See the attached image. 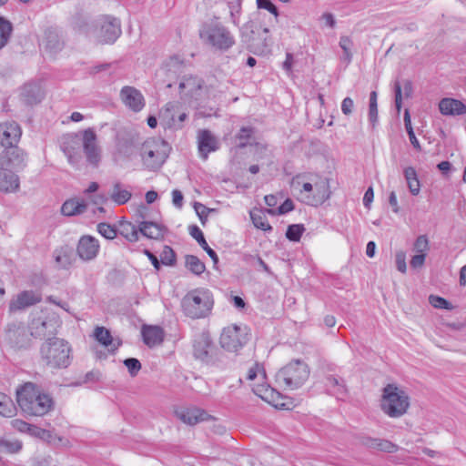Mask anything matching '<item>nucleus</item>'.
Masks as SVG:
<instances>
[{"mask_svg":"<svg viewBox=\"0 0 466 466\" xmlns=\"http://www.w3.org/2000/svg\"><path fill=\"white\" fill-rule=\"evenodd\" d=\"M81 147L87 163L93 167H97L101 160V150L96 145V135L92 128L84 130L82 144L77 135L69 134L63 137L60 145L68 162L74 167H78L82 160Z\"/></svg>","mask_w":466,"mask_h":466,"instance_id":"obj_1","label":"nucleus"},{"mask_svg":"<svg viewBox=\"0 0 466 466\" xmlns=\"http://www.w3.org/2000/svg\"><path fill=\"white\" fill-rule=\"evenodd\" d=\"M16 401L26 416L42 417L55 409L53 397L34 382H25L16 389Z\"/></svg>","mask_w":466,"mask_h":466,"instance_id":"obj_2","label":"nucleus"},{"mask_svg":"<svg viewBox=\"0 0 466 466\" xmlns=\"http://www.w3.org/2000/svg\"><path fill=\"white\" fill-rule=\"evenodd\" d=\"M40 358L49 369H66L72 362L73 350L71 345L64 339L52 337L42 343Z\"/></svg>","mask_w":466,"mask_h":466,"instance_id":"obj_3","label":"nucleus"},{"mask_svg":"<svg viewBox=\"0 0 466 466\" xmlns=\"http://www.w3.org/2000/svg\"><path fill=\"white\" fill-rule=\"evenodd\" d=\"M198 35L205 45L216 51L227 52L236 44L233 34L218 19L203 23Z\"/></svg>","mask_w":466,"mask_h":466,"instance_id":"obj_4","label":"nucleus"},{"mask_svg":"<svg viewBox=\"0 0 466 466\" xmlns=\"http://www.w3.org/2000/svg\"><path fill=\"white\" fill-rule=\"evenodd\" d=\"M213 306L214 298L212 292L204 288L188 291L181 299L183 313L192 319L208 317L211 313Z\"/></svg>","mask_w":466,"mask_h":466,"instance_id":"obj_5","label":"nucleus"},{"mask_svg":"<svg viewBox=\"0 0 466 466\" xmlns=\"http://www.w3.org/2000/svg\"><path fill=\"white\" fill-rule=\"evenodd\" d=\"M410 407L407 392L395 384H387L382 390L380 408L390 418L403 416Z\"/></svg>","mask_w":466,"mask_h":466,"instance_id":"obj_6","label":"nucleus"},{"mask_svg":"<svg viewBox=\"0 0 466 466\" xmlns=\"http://www.w3.org/2000/svg\"><path fill=\"white\" fill-rule=\"evenodd\" d=\"M171 147L164 139H148L142 144L141 157L145 167L152 171L158 170L166 162Z\"/></svg>","mask_w":466,"mask_h":466,"instance_id":"obj_7","label":"nucleus"},{"mask_svg":"<svg viewBox=\"0 0 466 466\" xmlns=\"http://www.w3.org/2000/svg\"><path fill=\"white\" fill-rule=\"evenodd\" d=\"M309 376L308 365L299 360H295L281 368L276 374V380L286 390L300 388Z\"/></svg>","mask_w":466,"mask_h":466,"instance_id":"obj_8","label":"nucleus"},{"mask_svg":"<svg viewBox=\"0 0 466 466\" xmlns=\"http://www.w3.org/2000/svg\"><path fill=\"white\" fill-rule=\"evenodd\" d=\"M247 327L233 324L223 329L219 343L220 346L229 352H237L248 341Z\"/></svg>","mask_w":466,"mask_h":466,"instance_id":"obj_9","label":"nucleus"},{"mask_svg":"<svg viewBox=\"0 0 466 466\" xmlns=\"http://www.w3.org/2000/svg\"><path fill=\"white\" fill-rule=\"evenodd\" d=\"M59 327V319L55 313H42L33 319L30 335L40 339L55 337Z\"/></svg>","mask_w":466,"mask_h":466,"instance_id":"obj_10","label":"nucleus"},{"mask_svg":"<svg viewBox=\"0 0 466 466\" xmlns=\"http://www.w3.org/2000/svg\"><path fill=\"white\" fill-rule=\"evenodd\" d=\"M3 339L11 348L26 350L31 346V339L22 322H10L4 329Z\"/></svg>","mask_w":466,"mask_h":466,"instance_id":"obj_11","label":"nucleus"},{"mask_svg":"<svg viewBox=\"0 0 466 466\" xmlns=\"http://www.w3.org/2000/svg\"><path fill=\"white\" fill-rule=\"evenodd\" d=\"M214 344L208 332L203 331L197 334L193 340V355L195 359L207 364H214Z\"/></svg>","mask_w":466,"mask_h":466,"instance_id":"obj_12","label":"nucleus"},{"mask_svg":"<svg viewBox=\"0 0 466 466\" xmlns=\"http://www.w3.org/2000/svg\"><path fill=\"white\" fill-rule=\"evenodd\" d=\"M121 22L112 15H105L101 19L97 33V41L100 44H113L121 35Z\"/></svg>","mask_w":466,"mask_h":466,"instance_id":"obj_13","label":"nucleus"},{"mask_svg":"<svg viewBox=\"0 0 466 466\" xmlns=\"http://www.w3.org/2000/svg\"><path fill=\"white\" fill-rule=\"evenodd\" d=\"M27 154L18 145L3 148L0 153V165L15 171L26 166Z\"/></svg>","mask_w":466,"mask_h":466,"instance_id":"obj_14","label":"nucleus"},{"mask_svg":"<svg viewBox=\"0 0 466 466\" xmlns=\"http://www.w3.org/2000/svg\"><path fill=\"white\" fill-rule=\"evenodd\" d=\"M204 84V80L197 76H184L178 85L180 98L184 101H198Z\"/></svg>","mask_w":466,"mask_h":466,"instance_id":"obj_15","label":"nucleus"},{"mask_svg":"<svg viewBox=\"0 0 466 466\" xmlns=\"http://www.w3.org/2000/svg\"><path fill=\"white\" fill-rule=\"evenodd\" d=\"M22 137V128L15 120L0 123V147L5 148L19 144Z\"/></svg>","mask_w":466,"mask_h":466,"instance_id":"obj_16","label":"nucleus"},{"mask_svg":"<svg viewBox=\"0 0 466 466\" xmlns=\"http://www.w3.org/2000/svg\"><path fill=\"white\" fill-rule=\"evenodd\" d=\"M356 443L369 450H375L387 453L398 451L399 446L390 441L380 438H373L365 433L355 435Z\"/></svg>","mask_w":466,"mask_h":466,"instance_id":"obj_17","label":"nucleus"},{"mask_svg":"<svg viewBox=\"0 0 466 466\" xmlns=\"http://www.w3.org/2000/svg\"><path fill=\"white\" fill-rule=\"evenodd\" d=\"M176 417L182 422L193 426L212 418L207 411L197 407H180L175 410Z\"/></svg>","mask_w":466,"mask_h":466,"instance_id":"obj_18","label":"nucleus"},{"mask_svg":"<svg viewBox=\"0 0 466 466\" xmlns=\"http://www.w3.org/2000/svg\"><path fill=\"white\" fill-rule=\"evenodd\" d=\"M98 240L90 235L80 238L76 247V253L84 261H89L96 258L99 252Z\"/></svg>","mask_w":466,"mask_h":466,"instance_id":"obj_19","label":"nucleus"},{"mask_svg":"<svg viewBox=\"0 0 466 466\" xmlns=\"http://www.w3.org/2000/svg\"><path fill=\"white\" fill-rule=\"evenodd\" d=\"M41 299V296L33 290L21 291L10 300L9 311L15 312L24 310L28 307L39 303Z\"/></svg>","mask_w":466,"mask_h":466,"instance_id":"obj_20","label":"nucleus"},{"mask_svg":"<svg viewBox=\"0 0 466 466\" xmlns=\"http://www.w3.org/2000/svg\"><path fill=\"white\" fill-rule=\"evenodd\" d=\"M45 97V93L40 84L29 82L21 87L20 100L27 106L39 104Z\"/></svg>","mask_w":466,"mask_h":466,"instance_id":"obj_21","label":"nucleus"},{"mask_svg":"<svg viewBox=\"0 0 466 466\" xmlns=\"http://www.w3.org/2000/svg\"><path fill=\"white\" fill-rule=\"evenodd\" d=\"M123 103L134 112H139L145 106V99L136 87L126 86L120 91Z\"/></svg>","mask_w":466,"mask_h":466,"instance_id":"obj_22","label":"nucleus"},{"mask_svg":"<svg viewBox=\"0 0 466 466\" xmlns=\"http://www.w3.org/2000/svg\"><path fill=\"white\" fill-rule=\"evenodd\" d=\"M198 147L200 157L207 159L210 152L218 149L217 137L208 129H201L198 134Z\"/></svg>","mask_w":466,"mask_h":466,"instance_id":"obj_23","label":"nucleus"},{"mask_svg":"<svg viewBox=\"0 0 466 466\" xmlns=\"http://www.w3.org/2000/svg\"><path fill=\"white\" fill-rule=\"evenodd\" d=\"M179 104L177 102H168L160 112L161 125L166 128L180 129L183 125L177 124V114L178 113Z\"/></svg>","mask_w":466,"mask_h":466,"instance_id":"obj_24","label":"nucleus"},{"mask_svg":"<svg viewBox=\"0 0 466 466\" xmlns=\"http://www.w3.org/2000/svg\"><path fill=\"white\" fill-rule=\"evenodd\" d=\"M56 267L59 269H68L76 261L74 249L69 246H62L53 251Z\"/></svg>","mask_w":466,"mask_h":466,"instance_id":"obj_25","label":"nucleus"},{"mask_svg":"<svg viewBox=\"0 0 466 466\" xmlns=\"http://www.w3.org/2000/svg\"><path fill=\"white\" fill-rule=\"evenodd\" d=\"M15 170L0 165V191L15 192L19 188V178Z\"/></svg>","mask_w":466,"mask_h":466,"instance_id":"obj_26","label":"nucleus"},{"mask_svg":"<svg viewBox=\"0 0 466 466\" xmlns=\"http://www.w3.org/2000/svg\"><path fill=\"white\" fill-rule=\"evenodd\" d=\"M316 194L313 196H307L305 203L311 206L322 205L327 201L331 195L329 189V179L321 180L315 184Z\"/></svg>","mask_w":466,"mask_h":466,"instance_id":"obj_27","label":"nucleus"},{"mask_svg":"<svg viewBox=\"0 0 466 466\" xmlns=\"http://www.w3.org/2000/svg\"><path fill=\"white\" fill-rule=\"evenodd\" d=\"M439 109L444 116H461L466 114V105L455 98H442L439 103Z\"/></svg>","mask_w":466,"mask_h":466,"instance_id":"obj_28","label":"nucleus"},{"mask_svg":"<svg viewBox=\"0 0 466 466\" xmlns=\"http://www.w3.org/2000/svg\"><path fill=\"white\" fill-rule=\"evenodd\" d=\"M95 339L104 347L108 349L110 353H115L122 345L120 339H114L111 332L105 327H96L94 331Z\"/></svg>","mask_w":466,"mask_h":466,"instance_id":"obj_29","label":"nucleus"},{"mask_svg":"<svg viewBox=\"0 0 466 466\" xmlns=\"http://www.w3.org/2000/svg\"><path fill=\"white\" fill-rule=\"evenodd\" d=\"M138 230L144 237L157 240L163 238L167 231L164 225L153 221H141L138 225Z\"/></svg>","mask_w":466,"mask_h":466,"instance_id":"obj_30","label":"nucleus"},{"mask_svg":"<svg viewBox=\"0 0 466 466\" xmlns=\"http://www.w3.org/2000/svg\"><path fill=\"white\" fill-rule=\"evenodd\" d=\"M325 387L327 391L335 396L339 400H342L347 396V388L342 378L328 375L325 379Z\"/></svg>","mask_w":466,"mask_h":466,"instance_id":"obj_31","label":"nucleus"},{"mask_svg":"<svg viewBox=\"0 0 466 466\" xmlns=\"http://www.w3.org/2000/svg\"><path fill=\"white\" fill-rule=\"evenodd\" d=\"M142 337L144 343L152 348L162 343L164 332L158 326H145L142 329Z\"/></svg>","mask_w":466,"mask_h":466,"instance_id":"obj_32","label":"nucleus"},{"mask_svg":"<svg viewBox=\"0 0 466 466\" xmlns=\"http://www.w3.org/2000/svg\"><path fill=\"white\" fill-rule=\"evenodd\" d=\"M46 38V48L53 53L56 54L61 51L64 46V42L59 35L56 28L49 27L45 31Z\"/></svg>","mask_w":466,"mask_h":466,"instance_id":"obj_33","label":"nucleus"},{"mask_svg":"<svg viewBox=\"0 0 466 466\" xmlns=\"http://www.w3.org/2000/svg\"><path fill=\"white\" fill-rule=\"evenodd\" d=\"M87 209V204L83 199L71 198L65 201L61 207L64 216L72 217L83 214Z\"/></svg>","mask_w":466,"mask_h":466,"instance_id":"obj_34","label":"nucleus"},{"mask_svg":"<svg viewBox=\"0 0 466 466\" xmlns=\"http://www.w3.org/2000/svg\"><path fill=\"white\" fill-rule=\"evenodd\" d=\"M255 133L256 129L253 127H242L234 137L236 141L235 147L237 149H243L249 145H253Z\"/></svg>","mask_w":466,"mask_h":466,"instance_id":"obj_35","label":"nucleus"},{"mask_svg":"<svg viewBox=\"0 0 466 466\" xmlns=\"http://www.w3.org/2000/svg\"><path fill=\"white\" fill-rule=\"evenodd\" d=\"M31 436L38 438L44 441H46L48 444L58 446L62 444L65 439L61 436H58L52 431H48L46 429H42L38 426H35L32 429Z\"/></svg>","mask_w":466,"mask_h":466,"instance_id":"obj_36","label":"nucleus"},{"mask_svg":"<svg viewBox=\"0 0 466 466\" xmlns=\"http://www.w3.org/2000/svg\"><path fill=\"white\" fill-rule=\"evenodd\" d=\"M402 88L405 97H410L413 92L412 82L409 79L404 80L403 85L399 81L394 83L395 106L398 112L402 106Z\"/></svg>","mask_w":466,"mask_h":466,"instance_id":"obj_37","label":"nucleus"},{"mask_svg":"<svg viewBox=\"0 0 466 466\" xmlns=\"http://www.w3.org/2000/svg\"><path fill=\"white\" fill-rule=\"evenodd\" d=\"M256 395L260 397L262 400L273 403L274 406H278V403H274L276 399L279 397V392L268 384H261L253 389Z\"/></svg>","mask_w":466,"mask_h":466,"instance_id":"obj_38","label":"nucleus"},{"mask_svg":"<svg viewBox=\"0 0 466 466\" xmlns=\"http://www.w3.org/2000/svg\"><path fill=\"white\" fill-rule=\"evenodd\" d=\"M403 175L407 181L410 194L417 196L420 190V184L415 168L412 167H406L403 171Z\"/></svg>","mask_w":466,"mask_h":466,"instance_id":"obj_39","label":"nucleus"},{"mask_svg":"<svg viewBox=\"0 0 466 466\" xmlns=\"http://www.w3.org/2000/svg\"><path fill=\"white\" fill-rule=\"evenodd\" d=\"M13 30V24L5 17L0 15V50L8 44Z\"/></svg>","mask_w":466,"mask_h":466,"instance_id":"obj_40","label":"nucleus"},{"mask_svg":"<svg viewBox=\"0 0 466 466\" xmlns=\"http://www.w3.org/2000/svg\"><path fill=\"white\" fill-rule=\"evenodd\" d=\"M131 197V192L127 189H123L121 183L116 182L114 184L110 198L117 205H124L130 200Z\"/></svg>","mask_w":466,"mask_h":466,"instance_id":"obj_41","label":"nucleus"},{"mask_svg":"<svg viewBox=\"0 0 466 466\" xmlns=\"http://www.w3.org/2000/svg\"><path fill=\"white\" fill-rule=\"evenodd\" d=\"M186 268L195 275H201L206 270L205 264L195 255H186Z\"/></svg>","mask_w":466,"mask_h":466,"instance_id":"obj_42","label":"nucleus"},{"mask_svg":"<svg viewBox=\"0 0 466 466\" xmlns=\"http://www.w3.org/2000/svg\"><path fill=\"white\" fill-rule=\"evenodd\" d=\"M15 410L16 408L11 398L0 392V414L4 417H13Z\"/></svg>","mask_w":466,"mask_h":466,"instance_id":"obj_43","label":"nucleus"},{"mask_svg":"<svg viewBox=\"0 0 466 466\" xmlns=\"http://www.w3.org/2000/svg\"><path fill=\"white\" fill-rule=\"evenodd\" d=\"M250 218H251L252 223L254 224V226L257 228L261 229L263 231H271L272 230V227L269 225L265 214H263L262 212L251 211Z\"/></svg>","mask_w":466,"mask_h":466,"instance_id":"obj_44","label":"nucleus"},{"mask_svg":"<svg viewBox=\"0 0 466 466\" xmlns=\"http://www.w3.org/2000/svg\"><path fill=\"white\" fill-rule=\"evenodd\" d=\"M378 94L376 91H371L370 94L369 101V120L374 127L378 122Z\"/></svg>","mask_w":466,"mask_h":466,"instance_id":"obj_45","label":"nucleus"},{"mask_svg":"<svg viewBox=\"0 0 466 466\" xmlns=\"http://www.w3.org/2000/svg\"><path fill=\"white\" fill-rule=\"evenodd\" d=\"M339 47L343 50L342 60L346 61L347 64H350L352 59L351 47L353 46V42L348 35H342L339 38Z\"/></svg>","mask_w":466,"mask_h":466,"instance_id":"obj_46","label":"nucleus"},{"mask_svg":"<svg viewBox=\"0 0 466 466\" xmlns=\"http://www.w3.org/2000/svg\"><path fill=\"white\" fill-rule=\"evenodd\" d=\"M160 263L170 267H174L177 264V255L171 247L164 246L160 254Z\"/></svg>","mask_w":466,"mask_h":466,"instance_id":"obj_47","label":"nucleus"},{"mask_svg":"<svg viewBox=\"0 0 466 466\" xmlns=\"http://www.w3.org/2000/svg\"><path fill=\"white\" fill-rule=\"evenodd\" d=\"M139 233L138 228L132 223L122 225L121 234L130 242H137L139 239Z\"/></svg>","mask_w":466,"mask_h":466,"instance_id":"obj_48","label":"nucleus"},{"mask_svg":"<svg viewBox=\"0 0 466 466\" xmlns=\"http://www.w3.org/2000/svg\"><path fill=\"white\" fill-rule=\"evenodd\" d=\"M305 228L302 224H292L289 225L286 231V238L294 242L299 241Z\"/></svg>","mask_w":466,"mask_h":466,"instance_id":"obj_49","label":"nucleus"},{"mask_svg":"<svg viewBox=\"0 0 466 466\" xmlns=\"http://www.w3.org/2000/svg\"><path fill=\"white\" fill-rule=\"evenodd\" d=\"M22 449V443L18 441L0 439V450L8 453H16Z\"/></svg>","mask_w":466,"mask_h":466,"instance_id":"obj_50","label":"nucleus"},{"mask_svg":"<svg viewBox=\"0 0 466 466\" xmlns=\"http://www.w3.org/2000/svg\"><path fill=\"white\" fill-rule=\"evenodd\" d=\"M97 231L106 239H114L116 237V228L106 222L97 225Z\"/></svg>","mask_w":466,"mask_h":466,"instance_id":"obj_51","label":"nucleus"},{"mask_svg":"<svg viewBox=\"0 0 466 466\" xmlns=\"http://www.w3.org/2000/svg\"><path fill=\"white\" fill-rule=\"evenodd\" d=\"M188 230L191 237L197 240L202 248H206V247L208 246L202 230L197 225L189 226Z\"/></svg>","mask_w":466,"mask_h":466,"instance_id":"obj_52","label":"nucleus"},{"mask_svg":"<svg viewBox=\"0 0 466 466\" xmlns=\"http://www.w3.org/2000/svg\"><path fill=\"white\" fill-rule=\"evenodd\" d=\"M429 301L436 309H451L453 308L450 301L440 296L431 295Z\"/></svg>","mask_w":466,"mask_h":466,"instance_id":"obj_53","label":"nucleus"},{"mask_svg":"<svg viewBox=\"0 0 466 466\" xmlns=\"http://www.w3.org/2000/svg\"><path fill=\"white\" fill-rule=\"evenodd\" d=\"M295 208L294 203L290 198L285 199V201L278 208L277 210L274 209H267L266 211L268 214L275 215H284L290 211H292Z\"/></svg>","mask_w":466,"mask_h":466,"instance_id":"obj_54","label":"nucleus"},{"mask_svg":"<svg viewBox=\"0 0 466 466\" xmlns=\"http://www.w3.org/2000/svg\"><path fill=\"white\" fill-rule=\"evenodd\" d=\"M429 239L426 235L419 236L414 244L413 250L417 253H426L429 250Z\"/></svg>","mask_w":466,"mask_h":466,"instance_id":"obj_55","label":"nucleus"},{"mask_svg":"<svg viewBox=\"0 0 466 466\" xmlns=\"http://www.w3.org/2000/svg\"><path fill=\"white\" fill-rule=\"evenodd\" d=\"M124 365L127 368L129 374L134 377L141 370V363L136 358H127L123 361Z\"/></svg>","mask_w":466,"mask_h":466,"instance_id":"obj_56","label":"nucleus"},{"mask_svg":"<svg viewBox=\"0 0 466 466\" xmlns=\"http://www.w3.org/2000/svg\"><path fill=\"white\" fill-rule=\"evenodd\" d=\"M256 3L258 8L268 11L275 17L279 16V9L270 0H256Z\"/></svg>","mask_w":466,"mask_h":466,"instance_id":"obj_57","label":"nucleus"},{"mask_svg":"<svg viewBox=\"0 0 466 466\" xmlns=\"http://www.w3.org/2000/svg\"><path fill=\"white\" fill-rule=\"evenodd\" d=\"M240 35L243 40L250 41L254 35V22L248 21L240 28Z\"/></svg>","mask_w":466,"mask_h":466,"instance_id":"obj_58","label":"nucleus"},{"mask_svg":"<svg viewBox=\"0 0 466 466\" xmlns=\"http://www.w3.org/2000/svg\"><path fill=\"white\" fill-rule=\"evenodd\" d=\"M395 262H396L397 269L401 273H405L407 270V265H406V256L403 251H399L396 253Z\"/></svg>","mask_w":466,"mask_h":466,"instance_id":"obj_59","label":"nucleus"},{"mask_svg":"<svg viewBox=\"0 0 466 466\" xmlns=\"http://www.w3.org/2000/svg\"><path fill=\"white\" fill-rule=\"evenodd\" d=\"M426 256V253H418L414 255L410 261V267L412 268H421L425 263Z\"/></svg>","mask_w":466,"mask_h":466,"instance_id":"obj_60","label":"nucleus"},{"mask_svg":"<svg viewBox=\"0 0 466 466\" xmlns=\"http://www.w3.org/2000/svg\"><path fill=\"white\" fill-rule=\"evenodd\" d=\"M261 373L264 377L266 375L265 370L262 366H260L258 363H255L248 371L247 374V380H253L257 376L258 373Z\"/></svg>","mask_w":466,"mask_h":466,"instance_id":"obj_61","label":"nucleus"},{"mask_svg":"<svg viewBox=\"0 0 466 466\" xmlns=\"http://www.w3.org/2000/svg\"><path fill=\"white\" fill-rule=\"evenodd\" d=\"M354 107V102L350 97H345L341 102V111L344 115L350 116Z\"/></svg>","mask_w":466,"mask_h":466,"instance_id":"obj_62","label":"nucleus"},{"mask_svg":"<svg viewBox=\"0 0 466 466\" xmlns=\"http://www.w3.org/2000/svg\"><path fill=\"white\" fill-rule=\"evenodd\" d=\"M14 426L23 432H27L31 435L32 429L35 427V425L29 424L24 420H14Z\"/></svg>","mask_w":466,"mask_h":466,"instance_id":"obj_63","label":"nucleus"},{"mask_svg":"<svg viewBox=\"0 0 466 466\" xmlns=\"http://www.w3.org/2000/svg\"><path fill=\"white\" fill-rule=\"evenodd\" d=\"M194 208L199 219L203 222L204 218H207L209 209L205 205L199 202L194 203Z\"/></svg>","mask_w":466,"mask_h":466,"instance_id":"obj_64","label":"nucleus"}]
</instances>
